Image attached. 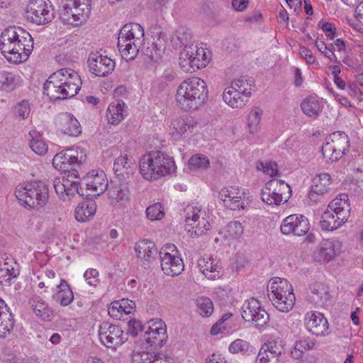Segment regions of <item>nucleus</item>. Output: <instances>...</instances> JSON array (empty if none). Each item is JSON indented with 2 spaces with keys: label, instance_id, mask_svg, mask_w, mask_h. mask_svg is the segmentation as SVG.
Returning a JSON list of instances; mask_svg holds the SVG:
<instances>
[{
  "label": "nucleus",
  "instance_id": "nucleus-1",
  "mask_svg": "<svg viewBox=\"0 0 363 363\" xmlns=\"http://www.w3.org/2000/svg\"><path fill=\"white\" fill-rule=\"evenodd\" d=\"M79 75L73 69L63 68L52 74L43 85V92L52 101L74 96L81 89Z\"/></svg>",
  "mask_w": 363,
  "mask_h": 363
},
{
  "label": "nucleus",
  "instance_id": "nucleus-2",
  "mask_svg": "<svg viewBox=\"0 0 363 363\" xmlns=\"http://www.w3.org/2000/svg\"><path fill=\"white\" fill-rule=\"evenodd\" d=\"M206 82L198 77L184 80L178 86L176 101L178 106L185 111L197 110L208 98Z\"/></svg>",
  "mask_w": 363,
  "mask_h": 363
},
{
  "label": "nucleus",
  "instance_id": "nucleus-3",
  "mask_svg": "<svg viewBox=\"0 0 363 363\" xmlns=\"http://www.w3.org/2000/svg\"><path fill=\"white\" fill-rule=\"evenodd\" d=\"M140 172L147 180H155L174 172L176 169L173 158L161 151H152L140 160Z\"/></svg>",
  "mask_w": 363,
  "mask_h": 363
},
{
  "label": "nucleus",
  "instance_id": "nucleus-4",
  "mask_svg": "<svg viewBox=\"0 0 363 363\" xmlns=\"http://www.w3.org/2000/svg\"><path fill=\"white\" fill-rule=\"evenodd\" d=\"M15 196L26 208H42L49 199L48 185L44 181L20 184L16 189Z\"/></svg>",
  "mask_w": 363,
  "mask_h": 363
},
{
  "label": "nucleus",
  "instance_id": "nucleus-5",
  "mask_svg": "<svg viewBox=\"0 0 363 363\" xmlns=\"http://www.w3.org/2000/svg\"><path fill=\"white\" fill-rule=\"evenodd\" d=\"M86 161L85 152L80 147H76L57 153L52 159V165L55 169L67 172L77 179L79 178Z\"/></svg>",
  "mask_w": 363,
  "mask_h": 363
},
{
  "label": "nucleus",
  "instance_id": "nucleus-6",
  "mask_svg": "<svg viewBox=\"0 0 363 363\" xmlns=\"http://www.w3.org/2000/svg\"><path fill=\"white\" fill-rule=\"evenodd\" d=\"M348 196L340 194L333 199L328 205V208L323 213L320 227L325 230H333L345 223L350 213V205L347 203Z\"/></svg>",
  "mask_w": 363,
  "mask_h": 363
},
{
  "label": "nucleus",
  "instance_id": "nucleus-7",
  "mask_svg": "<svg viewBox=\"0 0 363 363\" xmlns=\"http://www.w3.org/2000/svg\"><path fill=\"white\" fill-rule=\"evenodd\" d=\"M91 13V0H62L60 17L65 25L79 26Z\"/></svg>",
  "mask_w": 363,
  "mask_h": 363
},
{
  "label": "nucleus",
  "instance_id": "nucleus-8",
  "mask_svg": "<svg viewBox=\"0 0 363 363\" xmlns=\"http://www.w3.org/2000/svg\"><path fill=\"white\" fill-rule=\"evenodd\" d=\"M291 194L290 186L283 180L272 179L261 192L263 202L269 205H280L288 201Z\"/></svg>",
  "mask_w": 363,
  "mask_h": 363
},
{
  "label": "nucleus",
  "instance_id": "nucleus-9",
  "mask_svg": "<svg viewBox=\"0 0 363 363\" xmlns=\"http://www.w3.org/2000/svg\"><path fill=\"white\" fill-rule=\"evenodd\" d=\"M350 146L347 135L344 132L333 133L322 146V154L331 162L339 160Z\"/></svg>",
  "mask_w": 363,
  "mask_h": 363
},
{
  "label": "nucleus",
  "instance_id": "nucleus-10",
  "mask_svg": "<svg viewBox=\"0 0 363 363\" xmlns=\"http://www.w3.org/2000/svg\"><path fill=\"white\" fill-rule=\"evenodd\" d=\"M241 315L245 321L254 323L257 328L264 326L269 320L267 312L261 306L259 301L254 298L244 302Z\"/></svg>",
  "mask_w": 363,
  "mask_h": 363
},
{
  "label": "nucleus",
  "instance_id": "nucleus-11",
  "mask_svg": "<svg viewBox=\"0 0 363 363\" xmlns=\"http://www.w3.org/2000/svg\"><path fill=\"white\" fill-rule=\"evenodd\" d=\"M99 335L101 342L106 347L115 349L125 342L127 337L122 328L116 325L104 322L100 325Z\"/></svg>",
  "mask_w": 363,
  "mask_h": 363
},
{
  "label": "nucleus",
  "instance_id": "nucleus-12",
  "mask_svg": "<svg viewBox=\"0 0 363 363\" xmlns=\"http://www.w3.org/2000/svg\"><path fill=\"white\" fill-rule=\"evenodd\" d=\"M27 13L31 21L38 25H45L54 18L52 5L46 0H31Z\"/></svg>",
  "mask_w": 363,
  "mask_h": 363
},
{
  "label": "nucleus",
  "instance_id": "nucleus-13",
  "mask_svg": "<svg viewBox=\"0 0 363 363\" xmlns=\"http://www.w3.org/2000/svg\"><path fill=\"white\" fill-rule=\"evenodd\" d=\"M174 251L175 249L174 245H169L162 248L160 251V258L161 269L162 272L168 276L174 277L179 275L184 269V264L182 259L167 251Z\"/></svg>",
  "mask_w": 363,
  "mask_h": 363
},
{
  "label": "nucleus",
  "instance_id": "nucleus-14",
  "mask_svg": "<svg viewBox=\"0 0 363 363\" xmlns=\"http://www.w3.org/2000/svg\"><path fill=\"white\" fill-rule=\"evenodd\" d=\"M69 177H73L68 174L67 177L57 178L53 182L56 194L64 201H70L77 194L84 196V193L81 191L82 189H79V182L73 181Z\"/></svg>",
  "mask_w": 363,
  "mask_h": 363
},
{
  "label": "nucleus",
  "instance_id": "nucleus-15",
  "mask_svg": "<svg viewBox=\"0 0 363 363\" xmlns=\"http://www.w3.org/2000/svg\"><path fill=\"white\" fill-rule=\"evenodd\" d=\"M309 228L308 220L303 215H290L284 219L281 225V232L284 235L292 233L302 236L306 234Z\"/></svg>",
  "mask_w": 363,
  "mask_h": 363
},
{
  "label": "nucleus",
  "instance_id": "nucleus-16",
  "mask_svg": "<svg viewBox=\"0 0 363 363\" xmlns=\"http://www.w3.org/2000/svg\"><path fill=\"white\" fill-rule=\"evenodd\" d=\"M88 65L90 71L97 77H105L111 74L116 66L113 60L98 52L89 55Z\"/></svg>",
  "mask_w": 363,
  "mask_h": 363
},
{
  "label": "nucleus",
  "instance_id": "nucleus-17",
  "mask_svg": "<svg viewBox=\"0 0 363 363\" xmlns=\"http://www.w3.org/2000/svg\"><path fill=\"white\" fill-rule=\"evenodd\" d=\"M304 323L307 330L315 336H325L329 333L328 320L320 313H308L305 316Z\"/></svg>",
  "mask_w": 363,
  "mask_h": 363
},
{
  "label": "nucleus",
  "instance_id": "nucleus-18",
  "mask_svg": "<svg viewBox=\"0 0 363 363\" xmlns=\"http://www.w3.org/2000/svg\"><path fill=\"white\" fill-rule=\"evenodd\" d=\"M167 340V328L164 322L162 320L155 322L149 327V330L145 333L143 339L150 346L155 347H162Z\"/></svg>",
  "mask_w": 363,
  "mask_h": 363
},
{
  "label": "nucleus",
  "instance_id": "nucleus-19",
  "mask_svg": "<svg viewBox=\"0 0 363 363\" xmlns=\"http://www.w3.org/2000/svg\"><path fill=\"white\" fill-rule=\"evenodd\" d=\"M86 189L93 192L94 196H99L108 188V179L103 171L91 170L84 178Z\"/></svg>",
  "mask_w": 363,
  "mask_h": 363
},
{
  "label": "nucleus",
  "instance_id": "nucleus-20",
  "mask_svg": "<svg viewBox=\"0 0 363 363\" xmlns=\"http://www.w3.org/2000/svg\"><path fill=\"white\" fill-rule=\"evenodd\" d=\"M17 30L18 33L22 32L26 35L23 38L18 36L14 49L15 52L13 54L15 62H21L23 59L26 60L31 53L33 49V40L30 34L21 27H18Z\"/></svg>",
  "mask_w": 363,
  "mask_h": 363
},
{
  "label": "nucleus",
  "instance_id": "nucleus-21",
  "mask_svg": "<svg viewBox=\"0 0 363 363\" xmlns=\"http://www.w3.org/2000/svg\"><path fill=\"white\" fill-rule=\"evenodd\" d=\"M331 177L328 173H321L313 179V184L308 193V199L313 203L319 201V197L326 194L330 189Z\"/></svg>",
  "mask_w": 363,
  "mask_h": 363
},
{
  "label": "nucleus",
  "instance_id": "nucleus-22",
  "mask_svg": "<svg viewBox=\"0 0 363 363\" xmlns=\"http://www.w3.org/2000/svg\"><path fill=\"white\" fill-rule=\"evenodd\" d=\"M136 167L135 161L125 155H121L115 160L113 169L118 179L125 180L133 174Z\"/></svg>",
  "mask_w": 363,
  "mask_h": 363
},
{
  "label": "nucleus",
  "instance_id": "nucleus-23",
  "mask_svg": "<svg viewBox=\"0 0 363 363\" xmlns=\"http://www.w3.org/2000/svg\"><path fill=\"white\" fill-rule=\"evenodd\" d=\"M218 197L225 206L231 210L243 208L244 201L238 189L233 186L223 188L219 191Z\"/></svg>",
  "mask_w": 363,
  "mask_h": 363
},
{
  "label": "nucleus",
  "instance_id": "nucleus-24",
  "mask_svg": "<svg viewBox=\"0 0 363 363\" xmlns=\"http://www.w3.org/2000/svg\"><path fill=\"white\" fill-rule=\"evenodd\" d=\"M18 27H9L6 28L1 33L0 37V50L4 54L8 53L13 55L15 52L16 39L18 36L23 38V33L17 30Z\"/></svg>",
  "mask_w": 363,
  "mask_h": 363
},
{
  "label": "nucleus",
  "instance_id": "nucleus-25",
  "mask_svg": "<svg viewBox=\"0 0 363 363\" xmlns=\"http://www.w3.org/2000/svg\"><path fill=\"white\" fill-rule=\"evenodd\" d=\"M196 124V120L190 116L173 118L171 121L172 134L178 140L188 131H192Z\"/></svg>",
  "mask_w": 363,
  "mask_h": 363
},
{
  "label": "nucleus",
  "instance_id": "nucleus-26",
  "mask_svg": "<svg viewBox=\"0 0 363 363\" xmlns=\"http://www.w3.org/2000/svg\"><path fill=\"white\" fill-rule=\"evenodd\" d=\"M198 267L202 274L210 280L222 277L221 267L212 257H203L198 260Z\"/></svg>",
  "mask_w": 363,
  "mask_h": 363
},
{
  "label": "nucleus",
  "instance_id": "nucleus-27",
  "mask_svg": "<svg viewBox=\"0 0 363 363\" xmlns=\"http://www.w3.org/2000/svg\"><path fill=\"white\" fill-rule=\"evenodd\" d=\"M268 296L270 300L281 296L284 294H288V292L293 291L291 284L285 279L279 277L272 278L268 283L267 285Z\"/></svg>",
  "mask_w": 363,
  "mask_h": 363
},
{
  "label": "nucleus",
  "instance_id": "nucleus-28",
  "mask_svg": "<svg viewBox=\"0 0 363 363\" xmlns=\"http://www.w3.org/2000/svg\"><path fill=\"white\" fill-rule=\"evenodd\" d=\"M135 251L138 258L147 262L154 259L158 252L155 244L148 240H139L135 244Z\"/></svg>",
  "mask_w": 363,
  "mask_h": 363
},
{
  "label": "nucleus",
  "instance_id": "nucleus-29",
  "mask_svg": "<svg viewBox=\"0 0 363 363\" xmlns=\"http://www.w3.org/2000/svg\"><path fill=\"white\" fill-rule=\"evenodd\" d=\"M127 115L125 104L122 100L111 103L108 107L106 117L108 121L113 125H118Z\"/></svg>",
  "mask_w": 363,
  "mask_h": 363
},
{
  "label": "nucleus",
  "instance_id": "nucleus-30",
  "mask_svg": "<svg viewBox=\"0 0 363 363\" xmlns=\"http://www.w3.org/2000/svg\"><path fill=\"white\" fill-rule=\"evenodd\" d=\"M223 99L233 108H242L249 100L247 95H242L240 91L234 89L233 86L225 88L223 93Z\"/></svg>",
  "mask_w": 363,
  "mask_h": 363
},
{
  "label": "nucleus",
  "instance_id": "nucleus-31",
  "mask_svg": "<svg viewBox=\"0 0 363 363\" xmlns=\"http://www.w3.org/2000/svg\"><path fill=\"white\" fill-rule=\"evenodd\" d=\"M14 321L5 301L0 298V337H5L13 330Z\"/></svg>",
  "mask_w": 363,
  "mask_h": 363
},
{
  "label": "nucleus",
  "instance_id": "nucleus-32",
  "mask_svg": "<svg viewBox=\"0 0 363 363\" xmlns=\"http://www.w3.org/2000/svg\"><path fill=\"white\" fill-rule=\"evenodd\" d=\"M30 304L38 317L45 321L51 320L53 315L52 310L40 296H33L30 300Z\"/></svg>",
  "mask_w": 363,
  "mask_h": 363
},
{
  "label": "nucleus",
  "instance_id": "nucleus-33",
  "mask_svg": "<svg viewBox=\"0 0 363 363\" xmlns=\"http://www.w3.org/2000/svg\"><path fill=\"white\" fill-rule=\"evenodd\" d=\"M301 108L307 116L317 118L322 111V104L316 96H309L303 100Z\"/></svg>",
  "mask_w": 363,
  "mask_h": 363
},
{
  "label": "nucleus",
  "instance_id": "nucleus-34",
  "mask_svg": "<svg viewBox=\"0 0 363 363\" xmlns=\"http://www.w3.org/2000/svg\"><path fill=\"white\" fill-rule=\"evenodd\" d=\"M57 291L52 296L57 303L66 306L72 302L73 292L65 279H61L60 284L57 286Z\"/></svg>",
  "mask_w": 363,
  "mask_h": 363
},
{
  "label": "nucleus",
  "instance_id": "nucleus-35",
  "mask_svg": "<svg viewBox=\"0 0 363 363\" xmlns=\"http://www.w3.org/2000/svg\"><path fill=\"white\" fill-rule=\"evenodd\" d=\"M96 211V204L94 201L82 202L75 208V218L79 222H86L95 214Z\"/></svg>",
  "mask_w": 363,
  "mask_h": 363
},
{
  "label": "nucleus",
  "instance_id": "nucleus-36",
  "mask_svg": "<svg viewBox=\"0 0 363 363\" xmlns=\"http://www.w3.org/2000/svg\"><path fill=\"white\" fill-rule=\"evenodd\" d=\"M287 294H289L287 296L282 294L281 296H279V297L270 300L273 306L279 311L289 312L294 306L296 298L294 291Z\"/></svg>",
  "mask_w": 363,
  "mask_h": 363
},
{
  "label": "nucleus",
  "instance_id": "nucleus-37",
  "mask_svg": "<svg viewBox=\"0 0 363 363\" xmlns=\"http://www.w3.org/2000/svg\"><path fill=\"white\" fill-rule=\"evenodd\" d=\"M61 130L65 134L72 137L78 136L82 132L79 121L70 114L64 116Z\"/></svg>",
  "mask_w": 363,
  "mask_h": 363
},
{
  "label": "nucleus",
  "instance_id": "nucleus-38",
  "mask_svg": "<svg viewBox=\"0 0 363 363\" xmlns=\"http://www.w3.org/2000/svg\"><path fill=\"white\" fill-rule=\"evenodd\" d=\"M108 194L111 200L124 204L128 201L129 191L125 183H119L111 186Z\"/></svg>",
  "mask_w": 363,
  "mask_h": 363
},
{
  "label": "nucleus",
  "instance_id": "nucleus-39",
  "mask_svg": "<svg viewBox=\"0 0 363 363\" xmlns=\"http://www.w3.org/2000/svg\"><path fill=\"white\" fill-rule=\"evenodd\" d=\"M120 33L123 36H127L128 39L141 43V38L144 35V30L138 23H130L125 25L120 30Z\"/></svg>",
  "mask_w": 363,
  "mask_h": 363
},
{
  "label": "nucleus",
  "instance_id": "nucleus-40",
  "mask_svg": "<svg viewBox=\"0 0 363 363\" xmlns=\"http://www.w3.org/2000/svg\"><path fill=\"white\" fill-rule=\"evenodd\" d=\"M191 54L192 51L189 50L186 46L180 52L179 65L184 72H194L199 69L198 65L193 62V55Z\"/></svg>",
  "mask_w": 363,
  "mask_h": 363
},
{
  "label": "nucleus",
  "instance_id": "nucleus-41",
  "mask_svg": "<svg viewBox=\"0 0 363 363\" xmlns=\"http://www.w3.org/2000/svg\"><path fill=\"white\" fill-rule=\"evenodd\" d=\"M0 90L11 92L21 84V79L18 76L10 72H3L1 74Z\"/></svg>",
  "mask_w": 363,
  "mask_h": 363
},
{
  "label": "nucleus",
  "instance_id": "nucleus-42",
  "mask_svg": "<svg viewBox=\"0 0 363 363\" xmlns=\"http://www.w3.org/2000/svg\"><path fill=\"white\" fill-rule=\"evenodd\" d=\"M310 289L312 293L311 299L315 304L328 299V288L323 283H314L311 285Z\"/></svg>",
  "mask_w": 363,
  "mask_h": 363
},
{
  "label": "nucleus",
  "instance_id": "nucleus-43",
  "mask_svg": "<svg viewBox=\"0 0 363 363\" xmlns=\"http://www.w3.org/2000/svg\"><path fill=\"white\" fill-rule=\"evenodd\" d=\"M285 344L284 340L280 337H275L269 340L262 345V347L266 349L268 352L277 356L280 359L281 356L285 352Z\"/></svg>",
  "mask_w": 363,
  "mask_h": 363
},
{
  "label": "nucleus",
  "instance_id": "nucleus-44",
  "mask_svg": "<svg viewBox=\"0 0 363 363\" xmlns=\"http://www.w3.org/2000/svg\"><path fill=\"white\" fill-rule=\"evenodd\" d=\"M337 255V250L333 242L330 240L323 241L320 246L318 257L320 259L325 262L331 261Z\"/></svg>",
  "mask_w": 363,
  "mask_h": 363
},
{
  "label": "nucleus",
  "instance_id": "nucleus-45",
  "mask_svg": "<svg viewBox=\"0 0 363 363\" xmlns=\"http://www.w3.org/2000/svg\"><path fill=\"white\" fill-rule=\"evenodd\" d=\"M189 228H186L188 233L191 238H197L205 233L211 228L208 221L202 216L194 225H191Z\"/></svg>",
  "mask_w": 363,
  "mask_h": 363
},
{
  "label": "nucleus",
  "instance_id": "nucleus-46",
  "mask_svg": "<svg viewBox=\"0 0 363 363\" xmlns=\"http://www.w3.org/2000/svg\"><path fill=\"white\" fill-rule=\"evenodd\" d=\"M189 50L192 51L193 62L198 65L199 69L206 67L208 62L206 53L203 48H198L196 45L191 44L186 46Z\"/></svg>",
  "mask_w": 363,
  "mask_h": 363
},
{
  "label": "nucleus",
  "instance_id": "nucleus-47",
  "mask_svg": "<svg viewBox=\"0 0 363 363\" xmlns=\"http://www.w3.org/2000/svg\"><path fill=\"white\" fill-rule=\"evenodd\" d=\"M141 43L135 40H128V42L120 50L121 56L126 61L133 60L138 55L139 48Z\"/></svg>",
  "mask_w": 363,
  "mask_h": 363
},
{
  "label": "nucleus",
  "instance_id": "nucleus-48",
  "mask_svg": "<svg viewBox=\"0 0 363 363\" xmlns=\"http://www.w3.org/2000/svg\"><path fill=\"white\" fill-rule=\"evenodd\" d=\"M262 113V110L259 107H255L249 113L247 117V126L250 133H255L258 131Z\"/></svg>",
  "mask_w": 363,
  "mask_h": 363
},
{
  "label": "nucleus",
  "instance_id": "nucleus-49",
  "mask_svg": "<svg viewBox=\"0 0 363 363\" xmlns=\"http://www.w3.org/2000/svg\"><path fill=\"white\" fill-rule=\"evenodd\" d=\"M228 350L232 354L241 353L245 354L253 352L254 347L246 340L237 339L229 345Z\"/></svg>",
  "mask_w": 363,
  "mask_h": 363
},
{
  "label": "nucleus",
  "instance_id": "nucleus-50",
  "mask_svg": "<svg viewBox=\"0 0 363 363\" xmlns=\"http://www.w3.org/2000/svg\"><path fill=\"white\" fill-rule=\"evenodd\" d=\"M196 304L199 313L203 317L210 316L213 311V304L212 301L207 297H198L196 300Z\"/></svg>",
  "mask_w": 363,
  "mask_h": 363
},
{
  "label": "nucleus",
  "instance_id": "nucleus-51",
  "mask_svg": "<svg viewBox=\"0 0 363 363\" xmlns=\"http://www.w3.org/2000/svg\"><path fill=\"white\" fill-rule=\"evenodd\" d=\"M18 272L13 267L9 266L8 263H4V267L0 269V284L2 285H11L12 280L16 279Z\"/></svg>",
  "mask_w": 363,
  "mask_h": 363
},
{
  "label": "nucleus",
  "instance_id": "nucleus-52",
  "mask_svg": "<svg viewBox=\"0 0 363 363\" xmlns=\"http://www.w3.org/2000/svg\"><path fill=\"white\" fill-rule=\"evenodd\" d=\"M190 169L203 170L209 167L208 158L203 155H195L189 160Z\"/></svg>",
  "mask_w": 363,
  "mask_h": 363
},
{
  "label": "nucleus",
  "instance_id": "nucleus-53",
  "mask_svg": "<svg viewBox=\"0 0 363 363\" xmlns=\"http://www.w3.org/2000/svg\"><path fill=\"white\" fill-rule=\"evenodd\" d=\"M244 228L239 221H232L229 223L225 229V236L227 239L234 240L241 237L243 233Z\"/></svg>",
  "mask_w": 363,
  "mask_h": 363
},
{
  "label": "nucleus",
  "instance_id": "nucleus-54",
  "mask_svg": "<svg viewBox=\"0 0 363 363\" xmlns=\"http://www.w3.org/2000/svg\"><path fill=\"white\" fill-rule=\"evenodd\" d=\"M251 81H249L242 77L233 81L230 86H233L234 89L240 91V94L242 95H247L249 99L251 96Z\"/></svg>",
  "mask_w": 363,
  "mask_h": 363
},
{
  "label": "nucleus",
  "instance_id": "nucleus-55",
  "mask_svg": "<svg viewBox=\"0 0 363 363\" xmlns=\"http://www.w3.org/2000/svg\"><path fill=\"white\" fill-rule=\"evenodd\" d=\"M201 210L196 206H189L185 208V222L187 226L194 225L201 216Z\"/></svg>",
  "mask_w": 363,
  "mask_h": 363
},
{
  "label": "nucleus",
  "instance_id": "nucleus-56",
  "mask_svg": "<svg viewBox=\"0 0 363 363\" xmlns=\"http://www.w3.org/2000/svg\"><path fill=\"white\" fill-rule=\"evenodd\" d=\"M147 217L151 220H161L164 216V212L160 203L150 206L146 209Z\"/></svg>",
  "mask_w": 363,
  "mask_h": 363
},
{
  "label": "nucleus",
  "instance_id": "nucleus-57",
  "mask_svg": "<svg viewBox=\"0 0 363 363\" xmlns=\"http://www.w3.org/2000/svg\"><path fill=\"white\" fill-rule=\"evenodd\" d=\"M257 169L259 171H262L264 174L270 176L274 177L277 176L279 171L277 169V164L274 162H257L256 165Z\"/></svg>",
  "mask_w": 363,
  "mask_h": 363
},
{
  "label": "nucleus",
  "instance_id": "nucleus-58",
  "mask_svg": "<svg viewBox=\"0 0 363 363\" xmlns=\"http://www.w3.org/2000/svg\"><path fill=\"white\" fill-rule=\"evenodd\" d=\"M30 112V104L27 100H23L18 103L14 107V113L16 116L21 119H26Z\"/></svg>",
  "mask_w": 363,
  "mask_h": 363
},
{
  "label": "nucleus",
  "instance_id": "nucleus-59",
  "mask_svg": "<svg viewBox=\"0 0 363 363\" xmlns=\"http://www.w3.org/2000/svg\"><path fill=\"white\" fill-rule=\"evenodd\" d=\"M279 359L277 356L268 352L266 349L261 347L255 363H279Z\"/></svg>",
  "mask_w": 363,
  "mask_h": 363
},
{
  "label": "nucleus",
  "instance_id": "nucleus-60",
  "mask_svg": "<svg viewBox=\"0 0 363 363\" xmlns=\"http://www.w3.org/2000/svg\"><path fill=\"white\" fill-rule=\"evenodd\" d=\"M175 36L184 47L189 46V43L191 39V32L189 28L184 26L179 27L175 31Z\"/></svg>",
  "mask_w": 363,
  "mask_h": 363
},
{
  "label": "nucleus",
  "instance_id": "nucleus-61",
  "mask_svg": "<svg viewBox=\"0 0 363 363\" xmlns=\"http://www.w3.org/2000/svg\"><path fill=\"white\" fill-rule=\"evenodd\" d=\"M30 147L33 152L39 155H45L48 150V145L40 138H33L30 143Z\"/></svg>",
  "mask_w": 363,
  "mask_h": 363
},
{
  "label": "nucleus",
  "instance_id": "nucleus-62",
  "mask_svg": "<svg viewBox=\"0 0 363 363\" xmlns=\"http://www.w3.org/2000/svg\"><path fill=\"white\" fill-rule=\"evenodd\" d=\"M157 354L149 352H136L133 356V363H155V357Z\"/></svg>",
  "mask_w": 363,
  "mask_h": 363
},
{
  "label": "nucleus",
  "instance_id": "nucleus-63",
  "mask_svg": "<svg viewBox=\"0 0 363 363\" xmlns=\"http://www.w3.org/2000/svg\"><path fill=\"white\" fill-rule=\"evenodd\" d=\"M315 45L318 50L323 54L327 58H328L330 61L334 62H337V59L333 52L325 43V42L319 40L318 39L315 40Z\"/></svg>",
  "mask_w": 363,
  "mask_h": 363
},
{
  "label": "nucleus",
  "instance_id": "nucleus-64",
  "mask_svg": "<svg viewBox=\"0 0 363 363\" xmlns=\"http://www.w3.org/2000/svg\"><path fill=\"white\" fill-rule=\"evenodd\" d=\"M99 273L96 269H88L84 273V278L86 283L93 286H96L99 284Z\"/></svg>",
  "mask_w": 363,
  "mask_h": 363
}]
</instances>
